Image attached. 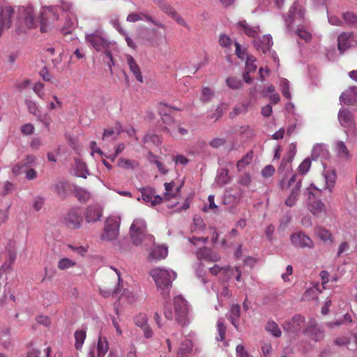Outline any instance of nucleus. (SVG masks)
<instances>
[{
	"label": "nucleus",
	"instance_id": "11",
	"mask_svg": "<svg viewBox=\"0 0 357 357\" xmlns=\"http://www.w3.org/2000/svg\"><path fill=\"white\" fill-rule=\"evenodd\" d=\"M305 324V317L301 314H296L290 319L285 321L282 326L287 333H295L298 332Z\"/></svg>",
	"mask_w": 357,
	"mask_h": 357
},
{
	"label": "nucleus",
	"instance_id": "46",
	"mask_svg": "<svg viewBox=\"0 0 357 357\" xmlns=\"http://www.w3.org/2000/svg\"><path fill=\"white\" fill-rule=\"evenodd\" d=\"M217 327L219 333V337H217L218 341H222L225 339L226 326L224 324V320L220 319L217 323Z\"/></svg>",
	"mask_w": 357,
	"mask_h": 357
},
{
	"label": "nucleus",
	"instance_id": "5",
	"mask_svg": "<svg viewBox=\"0 0 357 357\" xmlns=\"http://www.w3.org/2000/svg\"><path fill=\"white\" fill-rule=\"evenodd\" d=\"M150 275L153 278L158 289L162 291L161 294L165 297L168 296L172 282L176 277V273L172 272V277L170 273L166 269L153 268L151 271Z\"/></svg>",
	"mask_w": 357,
	"mask_h": 357
},
{
	"label": "nucleus",
	"instance_id": "43",
	"mask_svg": "<svg viewBox=\"0 0 357 357\" xmlns=\"http://www.w3.org/2000/svg\"><path fill=\"white\" fill-rule=\"evenodd\" d=\"M75 195L79 199V202L84 203L86 202L91 197V194L89 192L80 188H75Z\"/></svg>",
	"mask_w": 357,
	"mask_h": 357
},
{
	"label": "nucleus",
	"instance_id": "12",
	"mask_svg": "<svg viewBox=\"0 0 357 357\" xmlns=\"http://www.w3.org/2000/svg\"><path fill=\"white\" fill-rule=\"evenodd\" d=\"M59 20V15L51 10H45L40 15V31L46 33L52 29L54 20Z\"/></svg>",
	"mask_w": 357,
	"mask_h": 357
},
{
	"label": "nucleus",
	"instance_id": "50",
	"mask_svg": "<svg viewBox=\"0 0 357 357\" xmlns=\"http://www.w3.org/2000/svg\"><path fill=\"white\" fill-rule=\"evenodd\" d=\"M215 196L211 195L208 197V206H205L204 211L207 212L211 210L213 213H216L218 212V206L215 204Z\"/></svg>",
	"mask_w": 357,
	"mask_h": 357
},
{
	"label": "nucleus",
	"instance_id": "24",
	"mask_svg": "<svg viewBox=\"0 0 357 357\" xmlns=\"http://www.w3.org/2000/svg\"><path fill=\"white\" fill-rule=\"evenodd\" d=\"M127 63L129 66L130 71L135 75L136 79L139 82H143V77L140 69L138 67L135 60L131 55L126 56Z\"/></svg>",
	"mask_w": 357,
	"mask_h": 357
},
{
	"label": "nucleus",
	"instance_id": "22",
	"mask_svg": "<svg viewBox=\"0 0 357 357\" xmlns=\"http://www.w3.org/2000/svg\"><path fill=\"white\" fill-rule=\"evenodd\" d=\"M102 215V210L98 206H89L86 208L85 218L88 222L98 221Z\"/></svg>",
	"mask_w": 357,
	"mask_h": 357
},
{
	"label": "nucleus",
	"instance_id": "54",
	"mask_svg": "<svg viewBox=\"0 0 357 357\" xmlns=\"http://www.w3.org/2000/svg\"><path fill=\"white\" fill-rule=\"evenodd\" d=\"M144 141L146 143L152 142L155 145L161 144L160 137L155 134H146L144 137Z\"/></svg>",
	"mask_w": 357,
	"mask_h": 357
},
{
	"label": "nucleus",
	"instance_id": "42",
	"mask_svg": "<svg viewBox=\"0 0 357 357\" xmlns=\"http://www.w3.org/2000/svg\"><path fill=\"white\" fill-rule=\"evenodd\" d=\"M137 163L134 160L121 158L118 160V166L124 169H133Z\"/></svg>",
	"mask_w": 357,
	"mask_h": 357
},
{
	"label": "nucleus",
	"instance_id": "49",
	"mask_svg": "<svg viewBox=\"0 0 357 357\" xmlns=\"http://www.w3.org/2000/svg\"><path fill=\"white\" fill-rule=\"evenodd\" d=\"M164 185L166 192L164 195L163 199H165V200H170L173 198L174 183L173 181L170 183H165Z\"/></svg>",
	"mask_w": 357,
	"mask_h": 357
},
{
	"label": "nucleus",
	"instance_id": "31",
	"mask_svg": "<svg viewBox=\"0 0 357 357\" xmlns=\"http://www.w3.org/2000/svg\"><path fill=\"white\" fill-rule=\"evenodd\" d=\"M74 336L75 339V347L77 350L79 351L82 349L86 340V333L82 330H77L75 332Z\"/></svg>",
	"mask_w": 357,
	"mask_h": 357
},
{
	"label": "nucleus",
	"instance_id": "41",
	"mask_svg": "<svg viewBox=\"0 0 357 357\" xmlns=\"http://www.w3.org/2000/svg\"><path fill=\"white\" fill-rule=\"evenodd\" d=\"M344 22L354 26H357V15L353 12L347 11L342 13V15Z\"/></svg>",
	"mask_w": 357,
	"mask_h": 357
},
{
	"label": "nucleus",
	"instance_id": "32",
	"mask_svg": "<svg viewBox=\"0 0 357 357\" xmlns=\"http://www.w3.org/2000/svg\"><path fill=\"white\" fill-rule=\"evenodd\" d=\"M314 234L320 238L321 241L324 242H327L328 241H330L331 242H333V238L331 233L321 227H317L314 229Z\"/></svg>",
	"mask_w": 357,
	"mask_h": 357
},
{
	"label": "nucleus",
	"instance_id": "17",
	"mask_svg": "<svg viewBox=\"0 0 357 357\" xmlns=\"http://www.w3.org/2000/svg\"><path fill=\"white\" fill-rule=\"evenodd\" d=\"M196 257L199 261L215 262L220 259V256L207 247H203L196 252Z\"/></svg>",
	"mask_w": 357,
	"mask_h": 357
},
{
	"label": "nucleus",
	"instance_id": "63",
	"mask_svg": "<svg viewBox=\"0 0 357 357\" xmlns=\"http://www.w3.org/2000/svg\"><path fill=\"white\" fill-rule=\"evenodd\" d=\"M349 250V245L347 242L344 241L340 243L337 252V256L340 257L342 254L347 252Z\"/></svg>",
	"mask_w": 357,
	"mask_h": 357
},
{
	"label": "nucleus",
	"instance_id": "56",
	"mask_svg": "<svg viewBox=\"0 0 357 357\" xmlns=\"http://www.w3.org/2000/svg\"><path fill=\"white\" fill-rule=\"evenodd\" d=\"M147 317L145 314L140 313L135 318V324L140 327L144 328L147 324Z\"/></svg>",
	"mask_w": 357,
	"mask_h": 357
},
{
	"label": "nucleus",
	"instance_id": "39",
	"mask_svg": "<svg viewBox=\"0 0 357 357\" xmlns=\"http://www.w3.org/2000/svg\"><path fill=\"white\" fill-rule=\"evenodd\" d=\"M50 347H47L43 351L36 349H32L27 353V357H50Z\"/></svg>",
	"mask_w": 357,
	"mask_h": 357
},
{
	"label": "nucleus",
	"instance_id": "36",
	"mask_svg": "<svg viewBox=\"0 0 357 357\" xmlns=\"http://www.w3.org/2000/svg\"><path fill=\"white\" fill-rule=\"evenodd\" d=\"M31 167L24 161L20 162L12 168L13 173L17 176L25 174Z\"/></svg>",
	"mask_w": 357,
	"mask_h": 357
},
{
	"label": "nucleus",
	"instance_id": "60",
	"mask_svg": "<svg viewBox=\"0 0 357 357\" xmlns=\"http://www.w3.org/2000/svg\"><path fill=\"white\" fill-rule=\"evenodd\" d=\"M236 357H250L248 351L243 344H238L236 347Z\"/></svg>",
	"mask_w": 357,
	"mask_h": 357
},
{
	"label": "nucleus",
	"instance_id": "27",
	"mask_svg": "<svg viewBox=\"0 0 357 357\" xmlns=\"http://www.w3.org/2000/svg\"><path fill=\"white\" fill-rule=\"evenodd\" d=\"M321 181H325L326 183L324 188H328L331 190L333 188L335 181H336V174L334 171L331 172H326L324 175L320 178Z\"/></svg>",
	"mask_w": 357,
	"mask_h": 357
},
{
	"label": "nucleus",
	"instance_id": "51",
	"mask_svg": "<svg viewBox=\"0 0 357 357\" xmlns=\"http://www.w3.org/2000/svg\"><path fill=\"white\" fill-rule=\"evenodd\" d=\"M141 15L142 16V19L144 18L146 21L151 22V24L161 29L162 30L166 29L167 26L165 24L155 20L151 15L146 13H141Z\"/></svg>",
	"mask_w": 357,
	"mask_h": 357
},
{
	"label": "nucleus",
	"instance_id": "52",
	"mask_svg": "<svg viewBox=\"0 0 357 357\" xmlns=\"http://www.w3.org/2000/svg\"><path fill=\"white\" fill-rule=\"evenodd\" d=\"M280 86H281V91L282 95L287 98L290 99L291 98V94L289 92V82L286 79H282L280 81Z\"/></svg>",
	"mask_w": 357,
	"mask_h": 357
},
{
	"label": "nucleus",
	"instance_id": "10",
	"mask_svg": "<svg viewBox=\"0 0 357 357\" xmlns=\"http://www.w3.org/2000/svg\"><path fill=\"white\" fill-rule=\"evenodd\" d=\"M290 241L292 245L296 248L312 249L314 247V243L310 237L302 231L292 234Z\"/></svg>",
	"mask_w": 357,
	"mask_h": 357
},
{
	"label": "nucleus",
	"instance_id": "40",
	"mask_svg": "<svg viewBox=\"0 0 357 357\" xmlns=\"http://www.w3.org/2000/svg\"><path fill=\"white\" fill-rule=\"evenodd\" d=\"M227 86L231 89H239L243 84L241 79L236 77H229L226 79Z\"/></svg>",
	"mask_w": 357,
	"mask_h": 357
},
{
	"label": "nucleus",
	"instance_id": "3",
	"mask_svg": "<svg viewBox=\"0 0 357 357\" xmlns=\"http://www.w3.org/2000/svg\"><path fill=\"white\" fill-rule=\"evenodd\" d=\"M38 21L32 6H21L18 8V15L15 22L16 31L25 32L26 29L35 28Z\"/></svg>",
	"mask_w": 357,
	"mask_h": 357
},
{
	"label": "nucleus",
	"instance_id": "45",
	"mask_svg": "<svg viewBox=\"0 0 357 357\" xmlns=\"http://www.w3.org/2000/svg\"><path fill=\"white\" fill-rule=\"evenodd\" d=\"M229 181L230 177L229 176V170L227 169H222L217 177V182L223 185H226Z\"/></svg>",
	"mask_w": 357,
	"mask_h": 357
},
{
	"label": "nucleus",
	"instance_id": "9",
	"mask_svg": "<svg viewBox=\"0 0 357 357\" xmlns=\"http://www.w3.org/2000/svg\"><path fill=\"white\" fill-rule=\"evenodd\" d=\"M15 10L10 6H6L0 8V36L5 29L11 26Z\"/></svg>",
	"mask_w": 357,
	"mask_h": 357
},
{
	"label": "nucleus",
	"instance_id": "16",
	"mask_svg": "<svg viewBox=\"0 0 357 357\" xmlns=\"http://www.w3.org/2000/svg\"><path fill=\"white\" fill-rule=\"evenodd\" d=\"M81 213L77 209L70 210L65 218V222L68 227L70 229H77L82 222Z\"/></svg>",
	"mask_w": 357,
	"mask_h": 357
},
{
	"label": "nucleus",
	"instance_id": "7",
	"mask_svg": "<svg viewBox=\"0 0 357 357\" xmlns=\"http://www.w3.org/2000/svg\"><path fill=\"white\" fill-rule=\"evenodd\" d=\"M130 237L135 245L142 243L146 233V224L142 218L133 220L130 228Z\"/></svg>",
	"mask_w": 357,
	"mask_h": 357
},
{
	"label": "nucleus",
	"instance_id": "61",
	"mask_svg": "<svg viewBox=\"0 0 357 357\" xmlns=\"http://www.w3.org/2000/svg\"><path fill=\"white\" fill-rule=\"evenodd\" d=\"M171 17L174 19L178 24L181 25L185 28H188L185 20L176 11L172 14Z\"/></svg>",
	"mask_w": 357,
	"mask_h": 357
},
{
	"label": "nucleus",
	"instance_id": "53",
	"mask_svg": "<svg viewBox=\"0 0 357 357\" xmlns=\"http://www.w3.org/2000/svg\"><path fill=\"white\" fill-rule=\"evenodd\" d=\"M350 338L345 335L337 337L334 340V344L338 347H347L350 344Z\"/></svg>",
	"mask_w": 357,
	"mask_h": 357
},
{
	"label": "nucleus",
	"instance_id": "25",
	"mask_svg": "<svg viewBox=\"0 0 357 357\" xmlns=\"http://www.w3.org/2000/svg\"><path fill=\"white\" fill-rule=\"evenodd\" d=\"M241 317V307L238 304H233L230 309L229 319L236 329H238V322Z\"/></svg>",
	"mask_w": 357,
	"mask_h": 357
},
{
	"label": "nucleus",
	"instance_id": "6",
	"mask_svg": "<svg viewBox=\"0 0 357 357\" xmlns=\"http://www.w3.org/2000/svg\"><path fill=\"white\" fill-rule=\"evenodd\" d=\"M305 10L302 8L298 2H294L290 7L287 16L284 17V22L288 28L296 25L300 26L303 21Z\"/></svg>",
	"mask_w": 357,
	"mask_h": 357
},
{
	"label": "nucleus",
	"instance_id": "59",
	"mask_svg": "<svg viewBox=\"0 0 357 357\" xmlns=\"http://www.w3.org/2000/svg\"><path fill=\"white\" fill-rule=\"evenodd\" d=\"M68 188V183L66 181H61L56 184L55 188L56 192L60 195L63 196L65 195V192Z\"/></svg>",
	"mask_w": 357,
	"mask_h": 357
},
{
	"label": "nucleus",
	"instance_id": "29",
	"mask_svg": "<svg viewBox=\"0 0 357 357\" xmlns=\"http://www.w3.org/2000/svg\"><path fill=\"white\" fill-rule=\"evenodd\" d=\"M192 342L190 340L186 339L183 340L178 351V356L184 357L190 354L192 350Z\"/></svg>",
	"mask_w": 357,
	"mask_h": 357
},
{
	"label": "nucleus",
	"instance_id": "15",
	"mask_svg": "<svg viewBox=\"0 0 357 357\" xmlns=\"http://www.w3.org/2000/svg\"><path fill=\"white\" fill-rule=\"evenodd\" d=\"M140 192L142 199L147 203H151L152 206L160 204L163 201V197L156 195L155 190L153 188H143L140 189Z\"/></svg>",
	"mask_w": 357,
	"mask_h": 357
},
{
	"label": "nucleus",
	"instance_id": "19",
	"mask_svg": "<svg viewBox=\"0 0 357 357\" xmlns=\"http://www.w3.org/2000/svg\"><path fill=\"white\" fill-rule=\"evenodd\" d=\"M338 119L340 124L347 128H353L355 126L353 114L347 108H342L338 113Z\"/></svg>",
	"mask_w": 357,
	"mask_h": 357
},
{
	"label": "nucleus",
	"instance_id": "47",
	"mask_svg": "<svg viewBox=\"0 0 357 357\" xmlns=\"http://www.w3.org/2000/svg\"><path fill=\"white\" fill-rule=\"evenodd\" d=\"M255 61L256 59L253 56H246L245 71L248 73L255 72L257 69Z\"/></svg>",
	"mask_w": 357,
	"mask_h": 357
},
{
	"label": "nucleus",
	"instance_id": "30",
	"mask_svg": "<svg viewBox=\"0 0 357 357\" xmlns=\"http://www.w3.org/2000/svg\"><path fill=\"white\" fill-rule=\"evenodd\" d=\"M310 211L314 215H319L326 211V206L321 200H314L312 202L309 206Z\"/></svg>",
	"mask_w": 357,
	"mask_h": 357
},
{
	"label": "nucleus",
	"instance_id": "48",
	"mask_svg": "<svg viewBox=\"0 0 357 357\" xmlns=\"http://www.w3.org/2000/svg\"><path fill=\"white\" fill-rule=\"evenodd\" d=\"M75 261L68 259V258H63L58 263V268L59 270H65L69 268H71L75 265Z\"/></svg>",
	"mask_w": 357,
	"mask_h": 357
},
{
	"label": "nucleus",
	"instance_id": "23",
	"mask_svg": "<svg viewBox=\"0 0 357 357\" xmlns=\"http://www.w3.org/2000/svg\"><path fill=\"white\" fill-rule=\"evenodd\" d=\"M168 255V249L163 245H158L153 248L149 254L150 260H160L165 259Z\"/></svg>",
	"mask_w": 357,
	"mask_h": 357
},
{
	"label": "nucleus",
	"instance_id": "8",
	"mask_svg": "<svg viewBox=\"0 0 357 357\" xmlns=\"http://www.w3.org/2000/svg\"><path fill=\"white\" fill-rule=\"evenodd\" d=\"M119 233V222L115 218H109L105 221L103 233L100 236L102 241H111L116 238Z\"/></svg>",
	"mask_w": 357,
	"mask_h": 357
},
{
	"label": "nucleus",
	"instance_id": "14",
	"mask_svg": "<svg viewBox=\"0 0 357 357\" xmlns=\"http://www.w3.org/2000/svg\"><path fill=\"white\" fill-rule=\"evenodd\" d=\"M355 44L352 32H342L337 37V48L340 54H343Z\"/></svg>",
	"mask_w": 357,
	"mask_h": 357
},
{
	"label": "nucleus",
	"instance_id": "26",
	"mask_svg": "<svg viewBox=\"0 0 357 357\" xmlns=\"http://www.w3.org/2000/svg\"><path fill=\"white\" fill-rule=\"evenodd\" d=\"M335 151L337 155L343 160H349L351 158L349 151L342 141H338L335 143Z\"/></svg>",
	"mask_w": 357,
	"mask_h": 357
},
{
	"label": "nucleus",
	"instance_id": "4",
	"mask_svg": "<svg viewBox=\"0 0 357 357\" xmlns=\"http://www.w3.org/2000/svg\"><path fill=\"white\" fill-rule=\"evenodd\" d=\"M278 185L282 190L291 188V193L285 200L284 203L287 206H294L296 204L300 195L301 179H297V174H294L289 180H287L285 176H283Z\"/></svg>",
	"mask_w": 357,
	"mask_h": 357
},
{
	"label": "nucleus",
	"instance_id": "35",
	"mask_svg": "<svg viewBox=\"0 0 357 357\" xmlns=\"http://www.w3.org/2000/svg\"><path fill=\"white\" fill-rule=\"evenodd\" d=\"M265 329L275 337H279L282 335V331L280 328H279L278 324L273 321H268L265 326Z\"/></svg>",
	"mask_w": 357,
	"mask_h": 357
},
{
	"label": "nucleus",
	"instance_id": "1",
	"mask_svg": "<svg viewBox=\"0 0 357 357\" xmlns=\"http://www.w3.org/2000/svg\"><path fill=\"white\" fill-rule=\"evenodd\" d=\"M164 314L167 319H175L181 326H185L189 323V307L188 302L181 296L174 298V312L170 306L165 305Z\"/></svg>",
	"mask_w": 357,
	"mask_h": 357
},
{
	"label": "nucleus",
	"instance_id": "57",
	"mask_svg": "<svg viewBox=\"0 0 357 357\" xmlns=\"http://www.w3.org/2000/svg\"><path fill=\"white\" fill-rule=\"evenodd\" d=\"M44 199L42 197H36L32 200V208L36 211H39L43 206Z\"/></svg>",
	"mask_w": 357,
	"mask_h": 357
},
{
	"label": "nucleus",
	"instance_id": "2",
	"mask_svg": "<svg viewBox=\"0 0 357 357\" xmlns=\"http://www.w3.org/2000/svg\"><path fill=\"white\" fill-rule=\"evenodd\" d=\"M85 40L96 51L104 52L105 56L109 59L108 65L110 68L114 64L110 50L112 43L104 37L103 32L100 29H97L91 33H86L85 35Z\"/></svg>",
	"mask_w": 357,
	"mask_h": 357
},
{
	"label": "nucleus",
	"instance_id": "58",
	"mask_svg": "<svg viewBox=\"0 0 357 357\" xmlns=\"http://www.w3.org/2000/svg\"><path fill=\"white\" fill-rule=\"evenodd\" d=\"M213 93L208 87H204L202 90L201 100L204 102H208L213 97Z\"/></svg>",
	"mask_w": 357,
	"mask_h": 357
},
{
	"label": "nucleus",
	"instance_id": "38",
	"mask_svg": "<svg viewBox=\"0 0 357 357\" xmlns=\"http://www.w3.org/2000/svg\"><path fill=\"white\" fill-rule=\"evenodd\" d=\"M252 157L253 153L250 151L241 160H238L236 165L238 171L241 172L245 166L251 163Z\"/></svg>",
	"mask_w": 357,
	"mask_h": 357
},
{
	"label": "nucleus",
	"instance_id": "64",
	"mask_svg": "<svg viewBox=\"0 0 357 357\" xmlns=\"http://www.w3.org/2000/svg\"><path fill=\"white\" fill-rule=\"evenodd\" d=\"M251 182V177L249 174H242L238 180V183L244 186H248Z\"/></svg>",
	"mask_w": 357,
	"mask_h": 357
},
{
	"label": "nucleus",
	"instance_id": "21",
	"mask_svg": "<svg viewBox=\"0 0 357 357\" xmlns=\"http://www.w3.org/2000/svg\"><path fill=\"white\" fill-rule=\"evenodd\" d=\"M160 115L161 121L163 124L162 130L167 132L172 136H175L176 132H174V128H176V123L172 116L166 113L162 114L161 112Z\"/></svg>",
	"mask_w": 357,
	"mask_h": 357
},
{
	"label": "nucleus",
	"instance_id": "20",
	"mask_svg": "<svg viewBox=\"0 0 357 357\" xmlns=\"http://www.w3.org/2000/svg\"><path fill=\"white\" fill-rule=\"evenodd\" d=\"M96 349V355L95 349H93L89 354L90 357H105L109 349V343L107 337L99 336Z\"/></svg>",
	"mask_w": 357,
	"mask_h": 357
},
{
	"label": "nucleus",
	"instance_id": "55",
	"mask_svg": "<svg viewBox=\"0 0 357 357\" xmlns=\"http://www.w3.org/2000/svg\"><path fill=\"white\" fill-rule=\"evenodd\" d=\"M311 166V160L307 158H305L299 165L298 169V172L301 174H305L308 172Z\"/></svg>",
	"mask_w": 357,
	"mask_h": 357
},
{
	"label": "nucleus",
	"instance_id": "18",
	"mask_svg": "<svg viewBox=\"0 0 357 357\" xmlns=\"http://www.w3.org/2000/svg\"><path fill=\"white\" fill-rule=\"evenodd\" d=\"M303 333L310 335L314 341H320L324 337V331L317 326L314 320H310L307 327L304 329Z\"/></svg>",
	"mask_w": 357,
	"mask_h": 357
},
{
	"label": "nucleus",
	"instance_id": "37",
	"mask_svg": "<svg viewBox=\"0 0 357 357\" xmlns=\"http://www.w3.org/2000/svg\"><path fill=\"white\" fill-rule=\"evenodd\" d=\"M340 99L348 105H354L356 102V98L351 93L350 89L342 93Z\"/></svg>",
	"mask_w": 357,
	"mask_h": 357
},
{
	"label": "nucleus",
	"instance_id": "13",
	"mask_svg": "<svg viewBox=\"0 0 357 357\" xmlns=\"http://www.w3.org/2000/svg\"><path fill=\"white\" fill-rule=\"evenodd\" d=\"M166 39L165 29L162 31L157 29H152L149 31L144 37V41L151 47H158L161 43Z\"/></svg>",
	"mask_w": 357,
	"mask_h": 357
},
{
	"label": "nucleus",
	"instance_id": "34",
	"mask_svg": "<svg viewBox=\"0 0 357 357\" xmlns=\"http://www.w3.org/2000/svg\"><path fill=\"white\" fill-rule=\"evenodd\" d=\"M155 4L165 13L169 16H172V14L176 11L175 9L168 3L164 0H153Z\"/></svg>",
	"mask_w": 357,
	"mask_h": 357
},
{
	"label": "nucleus",
	"instance_id": "33",
	"mask_svg": "<svg viewBox=\"0 0 357 357\" xmlns=\"http://www.w3.org/2000/svg\"><path fill=\"white\" fill-rule=\"evenodd\" d=\"M209 271L213 275H217L218 273H223L226 275H228L229 278L231 277L233 273V270L229 266L221 267L216 264L210 268Z\"/></svg>",
	"mask_w": 357,
	"mask_h": 357
},
{
	"label": "nucleus",
	"instance_id": "62",
	"mask_svg": "<svg viewBox=\"0 0 357 357\" xmlns=\"http://www.w3.org/2000/svg\"><path fill=\"white\" fill-rule=\"evenodd\" d=\"M275 172V168L273 165H266L262 170L261 174L264 178H268L273 175Z\"/></svg>",
	"mask_w": 357,
	"mask_h": 357
},
{
	"label": "nucleus",
	"instance_id": "44",
	"mask_svg": "<svg viewBox=\"0 0 357 357\" xmlns=\"http://www.w3.org/2000/svg\"><path fill=\"white\" fill-rule=\"evenodd\" d=\"M238 26L243 28L244 33L250 37L255 38L257 35V31L253 27L249 26L245 20L240 21Z\"/></svg>",
	"mask_w": 357,
	"mask_h": 357
},
{
	"label": "nucleus",
	"instance_id": "28",
	"mask_svg": "<svg viewBox=\"0 0 357 357\" xmlns=\"http://www.w3.org/2000/svg\"><path fill=\"white\" fill-rule=\"evenodd\" d=\"M206 228V224L203 219L199 215H195L193 218V224L190 227L192 233L201 234Z\"/></svg>",
	"mask_w": 357,
	"mask_h": 357
}]
</instances>
